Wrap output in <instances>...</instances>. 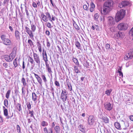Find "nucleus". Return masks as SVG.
<instances>
[{"instance_id":"obj_1","label":"nucleus","mask_w":133,"mask_h":133,"mask_svg":"<svg viewBox=\"0 0 133 133\" xmlns=\"http://www.w3.org/2000/svg\"><path fill=\"white\" fill-rule=\"evenodd\" d=\"M114 2L112 0H108L104 4L103 11H101L102 14H106L109 12L112 9Z\"/></svg>"},{"instance_id":"obj_2","label":"nucleus","mask_w":133,"mask_h":133,"mask_svg":"<svg viewBox=\"0 0 133 133\" xmlns=\"http://www.w3.org/2000/svg\"><path fill=\"white\" fill-rule=\"evenodd\" d=\"M125 10L121 9L116 14L115 17L116 22H118L124 18L125 14Z\"/></svg>"},{"instance_id":"obj_3","label":"nucleus","mask_w":133,"mask_h":133,"mask_svg":"<svg viewBox=\"0 0 133 133\" xmlns=\"http://www.w3.org/2000/svg\"><path fill=\"white\" fill-rule=\"evenodd\" d=\"M1 38L4 44L6 45H10L11 42L10 39L8 38H6V35H2L1 36Z\"/></svg>"},{"instance_id":"obj_4","label":"nucleus","mask_w":133,"mask_h":133,"mask_svg":"<svg viewBox=\"0 0 133 133\" xmlns=\"http://www.w3.org/2000/svg\"><path fill=\"white\" fill-rule=\"evenodd\" d=\"M88 124L91 127H93L96 124L95 118L92 115L90 116L88 119Z\"/></svg>"},{"instance_id":"obj_5","label":"nucleus","mask_w":133,"mask_h":133,"mask_svg":"<svg viewBox=\"0 0 133 133\" xmlns=\"http://www.w3.org/2000/svg\"><path fill=\"white\" fill-rule=\"evenodd\" d=\"M62 91L61 98L63 102H65L68 98V92L65 90H62Z\"/></svg>"},{"instance_id":"obj_6","label":"nucleus","mask_w":133,"mask_h":133,"mask_svg":"<svg viewBox=\"0 0 133 133\" xmlns=\"http://www.w3.org/2000/svg\"><path fill=\"white\" fill-rule=\"evenodd\" d=\"M128 27V24L124 23H120L118 25V29L120 30H127Z\"/></svg>"},{"instance_id":"obj_7","label":"nucleus","mask_w":133,"mask_h":133,"mask_svg":"<svg viewBox=\"0 0 133 133\" xmlns=\"http://www.w3.org/2000/svg\"><path fill=\"white\" fill-rule=\"evenodd\" d=\"M33 57L35 61L39 66L41 63V59L38 55L36 53H34Z\"/></svg>"},{"instance_id":"obj_8","label":"nucleus","mask_w":133,"mask_h":133,"mask_svg":"<svg viewBox=\"0 0 133 133\" xmlns=\"http://www.w3.org/2000/svg\"><path fill=\"white\" fill-rule=\"evenodd\" d=\"M133 57V49L131 50L130 52L127 54L124 57L125 60H127L128 59H131Z\"/></svg>"},{"instance_id":"obj_9","label":"nucleus","mask_w":133,"mask_h":133,"mask_svg":"<svg viewBox=\"0 0 133 133\" xmlns=\"http://www.w3.org/2000/svg\"><path fill=\"white\" fill-rule=\"evenodd\" d=\"M107 20L108 23L110 25L112 26L116 22L114 18L111 16H108Z\"/></svg>"},{"instance_id":"obj_10","label":"nucleus","mask_w":133,"mask_h":133,"mask_svg":"<svg viewBox=\"0 0 133 133\" xmlns=\"http://www.w3.org/2000/svg\"><path fill=\"white\" fill-rule=\"evenodd\" d=\"M129 3L128 1H123L121 3L119 4L118 6L120 8H121L127 6L129 5Z\"/></svg>"},{"instance_id":"obj_11","label":"nucleus","mask_w":133,"mask_h":133,"mask_svg":"<svg viewBox=\"0 0 133 133\" xmlns=\"http://www.w3.org/2000/svg\"><path fill=\"white\" fill-rule=\"evenodd\" d=\"M105 109L108 110L110 111L112 108V106L111 105V104L109 102L105 103L104 104Z\"/></svg>"},{"instance_id":"obj_12","label":"nucleus","mask_w":133,"mask_h":133,"mask_svg":"<svg viewBox=\"0 0 133 133\" xmlns=\"http://www.w3.org/2000/svg\"><path fill=\"white\" fill-rule=\"evenodd\" d=\"M4 115L6 117V118L9 119L11 118L13 116V113H12L11 115L9 116L8 115V110L6 109H5L3 110Z\"/></svg>"},{"instance_id":"obj_13","label":"nucleus","mask_w":133,"mask_h":133,"mask_svg":"<svg viewBox=\"0 0 133 133\" xmlns=\"http://www.w3.org/2000/svg\"><path fill=\"white\" fill-rule=\"evenodd\" d=\"M26 29V31L29 35L30 38H33L34 35L32 33V30H31L30 28L27 26L25 27Z\"/></svg>"},{"instance_id":"obj_14","label":"nucleus","mask_w":133,"mask_h":133,"mask_svg":"<svg viewBox=\"0 0 133 133\" xmlns=\"http://www.w3.org/2000/svg\"><path fill=\"white\" fill-rule=\"evenodd\" d=\"M3 58L7 62H10L12 60V58H10L9 55H5L3 56Z\"/></svg>"},{"instance_id":"obj_15","label":"nucleus","mask_w":133,"mask_h":133,"mask_svg":"<svg viewBox=\"0 0 133 133\" xmlns=\"http://www.w3.org/2000/svg\"><path fill=\"white\" fill-rule=\"evenodd\" d=\"M32 99L33 101L35 102L37 99L38 96L34 92L32 93Z\"/></svg>"},{"instance_id":"obj_16","label":"nucleus","mask_w":133,"mask_h":133,"mask_svg":"<svg viewBox=\"0 0 133 133\" xmlns=\"http://www.w3.org/2000/svg\"><path fill=\"white\" fill-rule=\"evenodd\" d=\"M43 52L44 51L43 50ZM43 59L45 61V62H47L48 61L47 56L46 52V51H45L43 53Z\"/></svg>"},{"instance_id":"obj_17","label":"nucleus","mask_w":133,"mask_h":133,"mask_svg":"<svg viewBox=\"0 0 133 133\" xmlns=\"http://www.w3.org/2000/svg\"><path fill=\"white\" fill-rule=\"evenodd\" d=\"M78 128L79 130L83 132H85V128L81 124L79 125L78 127Z\"/></svg>"},{"instance_id":"obj_18","label":"nucleus","mask_w":133,"mask_h":133,"mask_svg":"<svg viewBox=\"0 0 133 133\" xmlns=\"http://www.w3.org/2000/svg\"><path fill=\"white\" fill-rule=\"evenodd\" d=\"M20 33L18 31L16 30L15 33V36L16 38L17 39H20Z\"/></svg>"},{"instance_id":"obj_19","label":"nucleus","mask_w":133,"mask_h":133,"mask_svg":"<svg viewBox=\"0 0 133 133\" xmlns=\"http://www.w3.org/2000/svg\"><path fill=\"white\" fill-rule=\"evenodd\" d=\"M115 128L118 129H121V125L118 122H116L114 124Z\"/></svg>"},{"instance_id":"obj_20","label":"nucleus","mask_w":133,"mask_h":133,"mask_svg":"<svg viewBox=\"0 0 133 133\" xmlns=\"http://www.w3.org/2000/svg\"><path fill=\"white\" fill-rule=\"evenodd\" d=\"M72 76V79L74 80H75L77 81L78 80V76L77 74H75L73 75L72 74H71Z\"/></svg>"},{"instance_id":"obj_21","label":"nucleus","mask_w":133,"mask_h":133,"mask_svg":"<svg viewBox=\"0 0 133 133\" xmlns=\"http://www.w3.org/2000/svg\"><path fill=\"white\" fill-rule=\"evenodd\" d=\"M73 62L75 63L76 65L78 66H79V64L77 59L74 57H73L72 59Z\"/></svg>"},{"instance_id":"obj_22","label":"nucleus","mask_w":133,"mask_h":133,"mask_svg":"<svg viewBox=\"0 0 133 133\" xmlns=\"http://www.w3.org/2000/svg\"><path fill=\"white\" fill-rule=\"evenodd\" d=\"M102 119L105 123H108L109 122V119L107 117H103L102 118Z\"/></svg>"},{"instance_id":"obj_23","label":"nucleus","mask_w":133,"mask_h":133,"mask_svg":"<svg viewBox=\"0 0 133 133\" xmlns=\"http://www.w3.org/2000/svg\"><path fill=\"white\" fill-rule=\"evenodd\" d=\"M31 25V29L32 32H34L36 30V26L34 24L32 23Z\"/></svg>"},{"instance_id":"obj_24","label":"nucleus","mask_w":133,"mask_h":133,"mask_svg":"<svg viewBox=\"0 0 133 133\" xmlns=\"http://www.w3.org/2000/svg\"><path fill=\"white\" fill-rule=\"evenodd\" d=\"M75 45L76 47L79 49H80V48L81 47V45L80 43L77 41H76L75 42Z\"/></svg>"},{"instance_id":"obj_25","label":"nucleus","mask_w":133,"mask_h":133,"mask_svg":"<svg viewBox=\"0 0 133 133\" xmlns=\"http://www.w3.org/2000/svg\"><path fill=\"white\" fill-rule=\"evenodd\" d=\"M22 82L23 83V85L25 87L27 85V83L26 82L25 79L24 77H23L21 80Z\"/></svg>"},{"instance_id":"obj_26","label":"nucleus","mask_w":133,"mask_h":133,"mask_svg":"<svg viewBox=\"0 0 133 133\" xmlns=\"http://www.w3.org/2000/svg\"><path fill=\"white\" fill-rule=\"evenodd\" d=\"M55 130L56 133H59V127L58 126H56L55 128Z\"/></svg>"},{"instance_id":"obj_27","label":"nucleus","mask_w":133,"mask_h":133,"mask_svg":"<svg viewBox=\"0 0 133 133\" xmlns=\"http://www.w3.org/2000/svg\"><path fill=\"white\" fill-rule=\"evenodd\" d=\"M16 107L17 110L19 111H20L22 109L21 107V105L19 103L17 104Z\"/></svg>"},{"instance_id":"obj_28","label":"nucleus","mask_w":133,"mask_h":133,"mask_svg":"<svg viewBox=\"0 0 133 133\" xmlns=\"http://www.w3.org/2000/svg\"><path fill=\"white\" fill-rule=\"evenodd\" d=\"M119 38H123L124 36V33L123 32H122L121 31H119Z\"/></svg>"},{"instance_id":"obj_29","label":"nucleus","mask_w":133,"mask_h":133,"mask_svg":"<svg viewBox=\"0 0 133 133\" xmlns=\"http://www.w3.org/2000/svg\"><path fill=\"white\" fill-rule=\"evenodd\" d=\"M41 125L42 126L44 127L47 126L48 125V123L46 122L43 121L41 123Z\"/></svg>"},{"instance_id":"obj_30","label":"nucleus","mask_w":133,"mask_h":133,"mask_svg":"<svg viewBox=\"0 0 133 133\" xmlns=\"http://www.w3.org/2000/svg\"><path fill=\"white\" fill-rule=\"evenodd\" d=\"M16 129L17 132L18 133H20L21 132V128L19 125H17L16 126Z\"/></svg>"},{"instance_id":"obj_31","label":"nucleus","mask_w":133,"mask_h":133,"mask_svg":"<svg viewBox=\"0 0 133 133\" xmlns=\"http://www.w3.org/2000/svg\"><path fill=\"white\" fill-rule=\"evenodd\" d=\"M73 25L76 29L78 30L79 29V27L77 25L75 22L74 21H73Z\"/></svg>"},{"instance_id":"obj_32","label":"nucleus","mask_w":133,"mask_h":133,"mask_svg":"<svg viewBox=\"0 0 133 133\" xmlns=\"http://www.w3.org/2000/svg\"><path fill=\"white\" fill-rule=\"evenodd\" d=\"M11 92V90H9L7 92L6 95V97L7 99H8L9 95L10 94Z\"/></svg>"},{"instance_id":"obj_33","label":"nucleus","mask_w":133,"mask_h":133,"mask_svg":"<svg viewBox=\"0 0 133 133\" xmlns=\"http://www.w3.org/2000/svg\"><path fill=\"white\" fill-rule=\"evenodd\" d=\"M28 43L31 46H33V47L34 46L33 43L31 39H28Z\"/></svg>"},{"instance_id":"obj_34","label":"nucleus","mask_w":133,"mask_h":133,"mask_svg":"<svg viewBox=\"0 0 133 133\" xmlns=\"http://www.w3.org/2000/svg\"><path fill=\"white\" fill-rule=\"evenodd\" d=\"M112 90L111 89L105 91V94H107V96H109L112 92Z\"/></svg>"},{"instance_id":"obj_35","label":"nucleus","mask_w":133,"mask_h":133,"mask_svg":"<svg viewBox=\"0 0 133 133\" xmlns=\"http://www.w3.org/2000/svg\"><path fill=\"white\" fill-rule=\"evenodd\" d=\"M43 17H42L43 20L45 22H46L48 21V19L46 16L43 14Z\"/></svg>"},{"instance_id":"obj_36","label":"nucleus","mask_w":133,"mask_h":133,"mask_svg":"<svg viewBox=\"0 0 133 133\" xmlns=\"http://www.w3.org/2000/svg\"><path fill=\"white\" fill-rule=\"evenodd\" d=\"M4 104L5 106L7 107L8 105V100L6 99H5L4 101Z\"/></svg>"},{"instance_id":"obj_37","label":"nucleus","mask_w":133,"mask_h":133,"mask_svg":"<svg viewBox=\"0 0 133 133\" xmlns=\"http://www.w3.org/2000/svg\"><path fill=\"white\" fill-rule=\"evenodd\" d=\"M37 79L38 82L39 83V84H41L42 81L41 78L39 76L37 78Z\"/></svg>"},{"instance_id":"obj_38","label":"nucleus","mask_w":133,"mask_h":133,"mask_svg":"<svg viewBox=\"0 0 133 133\" xmlns=\"http://www.w3.org/2000/svg\"><path fill=\"white\" fill-rule=\"evenodd\" d=\"M54 83L56 86H57V88L60 87V85L59 82L57 81H55Z\"/></svg>"},{"instance_id":"obj_39","label":"nucleus","mask_w":133,"mask_h":133,"mask_svg":"<svg viewBox=\"0 0 133 133\" xmlns=\"http://www.w3.org/2000/svg\"><path fill=\"white\" fill-rule=\"evenodd\" d=\"M42 77V78L43 80L45 82H47V81L46 79V78L44 75H42L41 76Z\"/></svg>"},{"instance_id":"obj_40","label":"nucleus","mask_w":133,"mask_h":133,"mask_svg":"<svg viewBox=\"0 0 133 133\" xmlns=\"http://www.w3.org/2000/svg\"><path fill=\"white\" fill-rule=\"evenodd\" d=\"M74 69L75 72L76 73H78L79 70L77 66H75L74 67Z\"/></svg>"},{"instance_id":"obj_41","label":"nucleus","mask_w":133,"mask_h":133,"mask_svg":"<svg viewBox=\"0 0 133 133\" xmlns=\"http://www.w3.org/2000/svg\"><path fill=\"white\" fill-rule=\"evenodd\" d=\"M129 35L133 37V27L131 29L129 33Z\"/></svg>"},{"instance_id":"obj_42","label":"nucleus","mask_w":133,"mask_h":133,"mask_svg":"<svg viewBox=\"0 0 133 133\" xmlns=\"http://www.w3.org/2000/svg\"><path fill=\"white\" fill-rule=\"evenodd\" d=\"M47 133H53V131L51 128H50L48 129V131Z\"/></svg>"},{"instance_id":"obj_43","label":"nucleus","mask_w":133,"mask_h":133,"mask_svg":"<svg viewBox=\"0 0 133 133\" xmlns=\"http://www.w3.org/2000/svg\"><path fill=\"white\" fill-rule=\"evenodd\" d=\"M47 43H46V46L47 47L49 48H50V43L49 41H48V39H47Z\"/></svg>"},{"instance_id":"obj_44","label":"nucleus","mask_w":133,"mask_h":133,"mask_svg":"<svg viewBox=\"0 0 133 133\" xmlns=\"http://www.w3.org/2000/svg\"><path fill=\"white\" fill-rule=\"evenodd\" d=\"M99 14L98 13H96L95 14L94 17L95 20H97L98 18Z\"/></svg>"},{"instance_id":"obj_45","label":"nucleus","mask_w":133,"mask_h":133,"mask_svg":"<svg viewBox=\"0 0 133 133\" xmlns=\"http://www.w3.org/2000/svg\"><path fill=\"white\" fill-rule=\"evenodd\" d=\"M30 59H29V61H30V62L31 64H33L34 62V61L32 58L29 56Z\"/></svg>"},{"instance_id":"obj_46","label":"nucleus","mask_w":133,"mask_h":133,"mask_svg":"<svg viewBox=\"0 0 133 133\" xmlns=\"http://www.w3.org/2000/svg\"><path fill=\"white\" fill-rule=\"evenodd\" d=\"M119 35L118 32L117 33H116V34H115L114 35V37L117 38H119Z\"/></svg>"},{"instance_id":"obj_47","label":"nucleus","mask_w":133,"mask_h":133,"mask_svg":"<svg viewBox=\"0 0 133 133\" xmlns=\"http://www.w3.org/2000/svg\"><path fill=\"white\" fill-rule=\"evenodd\" d=\"M52 85L53 83H52V84H51V82H50V90L51 91V92H54V89L52 87Z\"/></svg>"},{"instance_id":"obj_48","label":"nucleus","mask_w":133,"mask_h":133,"mask_svg":"<svg viewBox=\"0 0 133 133\" xmlns=\"http://www.w3.org/2000/svg\"><path fill=\"white\" fill-rule=\"evenodd\" d=\"M105 47L107 49L109 50L110 48V45L108 44H107L105 45Z\"/></svg>"},{"instance_id":"obj_49","label":"nucleus","mask_w":133,"mask_h":133,"mask_svg":"<svg viewBox=\"0 0 133 133\" xmlns=\"http://www.w3.org/2000/svg\"><path fill=\"white\" fill-rule=\"evenodd\" d=\"M123 131L125 132H124L125 133H127L128 132V130L126 128H123L122 129V132H123Z\"/></svg>"},{"instance_id":"obj_50","label":"nucleus","mask_w":133,"mask_h":133,"mask_svg":"<svg viewBox=\"0 0 133 133\" xmlns=\"http://www.w3.org/2000/svg\"><path fill=\"white\" fill-rule=\"evenodd\" d=\"M25 11L26 12V15L27 16V17L28 18V17H29V13L28 12V10H27L26 8V6H25Z\"/></svg>"},{"instance_id":"obj_51","label":"nucleus","mask_w":133,"mask_h":133,"mask_svg":"<svg viewBox=\"0 0 133 133\" xmlns=\"http://www.w3.org/2000/svg\"><path fill=\"white\" fill-rule=\"evenodd\" d=\"M13 64L15 68H16L18 65L17 61H14Z\"/></svg>"},{"instance_id":"obj_52","label":"nucleus","mask_w":133,"mask_h":133,"mask_svg":"<svg viewBox=\"0 0 133 133\" xmlns=\"http://www.w3.org/2000/svg\"><path fill=\"white\" fill-rule=\"evenodd\" d=\"M84 65L86 68H88V66H89V63L87 62H86L84 64Z\"/></svg>"},{"instance_id":"obj_53","label":"nucleus","mask_w":133,"mask_h":133,"mask_svg":"<svg viewBox=\"0 0 133 133\" xmlns=\"http://www.w3.org/2000/svg\"><path fill=\"white\" fill-rule=\"evenodd\" d=\"M9 56H10V58H12V60L14 59L15 57V56L14 55V54H13L12 53L10 54Z\"/></svg>"},{"instance_id":"obj_54","label":"nucleus","mask_w":133,"mask_h":133,"mask_svg":"<svg viewBox=\"0 0 133 133\" xmlns=\"http://www.w3.org/2000/svg\"><path fill=\"white\" fill-rule=\"evenodd\" d=\"M47 27L49 28H51L52 27V26H51V23L49 22H48L47 23Z\"/></svg>"},{"instance_id":"obj_55","label":"nucleus","mask_w":133,"mask_h":133,"mask_svg":"<svg viewBox=\"0 0 133 133\" xmlns=\"http://www.w3.org/2000/svg\"><path fill=\"white\" fill-rule=\"evenodd\" d=\"M3 66L5 68H7L8 67V65L7 63H4L3 64Z\"/></svg>"},{"instance_id":"obj_56","label":"nucleus","mask_w":133,"mask_h":133,"mask_svg":"<svg viewBox=\"0 0 133 133\" xmlns=\"http://www.w3.org/2000/svg\"><path fill=\"white\" fill-rule=\"evenodd\" d=\"M9 0H4L3 2V4L4 5H5V4H8L9 2Z\"/></svg>"},{"instance_id":"obj_57","label":"nucleus","mask_w":133,"mask_h":133,"mask_svg":"<svg viewBox=\"0 0 133 133\" xmlns=\"http://www.w3.org/2000/svg\"><path fill=\"white\" fill-rule=\"evenodd\" d=\"M27 107L28 109V110L30 109L31 108V105L30 103H29V104L27 105Z\"/></svg>"},{"instance_id":"obj_58","label":"nucleus","mask_w":133,"mask_h":133,"mask_svg":"<svg viewBox=\"0 0 133 133\" xmlns=\"http://www.w3.org/2000/svg\"><path fill=\"white\" fill-rule=\"evenodd\" d=\"M46 15L47 16L48 18H49L50 19L51 18V16L49 12H47L46 13Z\"/></svg>"},{"instance_id":"obj_59","label":"nucleus","mask_w":133,"mask_h":133,"mask_svg":"<svg viewBox=\"0 0 133 133\" xmlns=\"http://www.w3.org/2000/svg\"><path fill=\"white\" fill-rule=\"evenodd\" d=\"M32 5L33 7L34 8H37V4L35 2H33L32 4Z\"/></svg>"},{"instance_id":"obj_60","label":"nucleus","mask_w":133,"mask_h":133,"mask_svg":"<svg viewBox=\"0 0 133 133\" xmlns=\"http://www.w3.org/2000/svg\"><path fill=\"white\" fill-rule=\"evenodd\" d=\"M45 63L46 69L50 68L49 67V64L47 62H45Z\"/></svg>"},{"instance_id":"obj_61","label":"nucleus","mask_w":133,"mask_h":133,"mask_svg":"<svg viewBox=\"0 0 133 133\" xmlns=\"http://www.w3.org/2000/svg\"><path fill=\"white\" fill-rule=\"evenodd\" d=\"M110 30L112 32H115V28L113 27L110 28Z\"/></svg>"},{"instance_id":"obj_62","label":"nucleus","mask_w":133,"mask_h":133,"mask_svg":"<svg viewBox=\"0 0 133 133\" xmlns=\"http://www.w3.org/2000/svg\"><path fill=\"white\" fill-rule=\"evenodd\" d=\"M45 34L48 36H49L50 35V32L48 30H46L45 31Z\"/></svg>"},{"instance_id":"obj_63","label":"nucleus","mask_w":133,"mask_h":133,"mask_svg":"<svg viewBox=\"0 0 133 133\" xmlns=\"http://www.w3.org/2000/svg\"><path fill=\"white\" fill-rule=\"evenodd\" d=\"M83 9L85 10H87L88 7L86 5H84L83 6Z\"/></svg>"},{"instance_id":"obj_64","label":"nucleus","mask_w":133,"mask_h":133,"mask_svg":"<svg viewBox=\"0 0 133 133\" xmlns=\"http://www.w3.org/2000/svg\"><path fill=\"white\" fill-rule=\"evenodd\" d=\"M43 130L45 133H47V131H48V129H47L46 127H45L44 128Z\"/></svg>"}]
</instances>
